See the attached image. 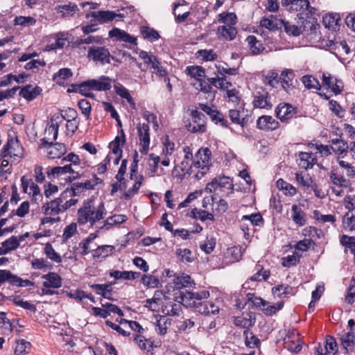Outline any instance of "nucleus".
Listing matches in <instances>:
<instances>
[{"label":"nucleus","instance_id":"46","mask_svg":"<svg viewBox=\"0 0 355 355\" xmlns=\"http://www.w3.org/2000/svg\"><path fill=\"white\" fill-rule=\"evenodd\" d=\"M279 24L284 27L285 32L289 35L299 36L302 33L300 27H298L295 24H292L284 19L279 20Z\"/></svg>","mask_w":355,"mask_h":355},{"label":"nucleus","instance_id":"40","mask_svg":"<svg viewBox=\"0 0 355 355\" xmlns=\"http://www.w3.org/2000/svg\"><path fill=\"white\" fill-rule=\"evenodd\" d=\"M8 300L12 301L13 303L18 306H20L24 309L28 310L33 313H35L36 311V306L35 304L28 302V301H24L21 299V297L18 295L14 296H9L8 297Z\"/></svg>","mask_w":355,"mask_h":355},{"label":"nucleus","instance_id":"33","mask_svg":"<svg viewBox=\"0 0 355 355\" xmlns=\"http://www.w3.org/2000/svg\"><path fill=\"white\" fill-rule=\"evenodd\" d=\"M272 291L274 295L288 297L295 294V288L288 285L281 284L273 287Z\"/></svg>","mask_w":355,"mask_h":355},{"label":"nucleus","instance_id":"47","mask_svg":"<svg viewBox=\"0 0 355 355\" xmlns=\"http://www.w3.org/2000/svg\"><path fill=\"white\" fill-rule=\"evenodd\" d=\"M340 244L345 248V252L349 250L351 253L355 252V236H350L345 234L340 237Z\"/></svg>","mask_w":355,"mask_h":355},{"label":"nucleus","instance_id":"55","mask_svg":"<svg viewBox=\"0 0 355 355\" xmlns=\"http://www.w3.org/2000/svg\"><path fill=\"white\" fill-rule=\"evenodd\" d=\"M329 178L331 182L336 186L347 187L349 185L348 181L342 175L338 174L336 172L331 171Z\"/></svg>","mask_w":355,"mask_h":355},{"label":"nucleus","instance_id":"3","mask_svg":"<svg viewBox=\"0 0 355 355\" xmlns=\"http://www.w3.org/2000/svg\"><path fill=\"white\" fill-rule=\"evenodd\" d=\"M211 152L208 148H200L194 155V168H198L199 171L196 173L197 179L202 178L209 171L211 166Z\"/></svg>","mask_w":355,"mask_h":355},{"label":"nucleus","instance_id":"21","mask_svg":"<svg viewBox=\"0 0 355 355\" xmlns=\"http://www.w3.org/2000/svg\"><path fill=\"white\" fill-rule=\"evenodd\" d=\"M228 116L234 124L239 125L243 128L248 124V118L243 110L230 109L228 111Z\"/></svg>","mask_w":355,"mask_h":355},{"label":"nucleus","instance_id":"50","mask_svg":"<svg viewBox=\"0 0 355 355\" xmlns=\"http://www.w3.org/2000/svg\"><path fill=\"white\" fill-rule=\"evenodd\" d=\"M19 147V145L17 141H14L12 139L8 140L7 144L3 146L1 150V156L5 157L8 155H14L19 156V153H15V150L14 149V146Z\"/></svg>","mask_w":355,"mask_h":355},{"label":"nucleus","instance_id":"61","mask_svg":"<svg viewBox=\"0 0 355 355\" xmlns=\"http://www.w3.org/2000/svg\"><path fill=\"white\" fill-rule=\"evenodd\" d=\"M340 18L337 14H329L323 17L324 25L329 28H334L338 25Z\"/></svg>","mask_w":355,"mask_h":355},{"label":"nucleus","instance_id":"63","mask_svg":"<svg viewBox=\"0 0 355 355\" xmlns=\"http://www.w3.org/2000/svg\"><path fill=\"white\" fill-rule=\"evenodd\" d=\"M31 343L25 340H21L17 343L15 353L16 355H24L28 352Z\"/></svg>","mask_w":355,"mask_h":355},{"label":"nucleus","instance_id":"28","mask_svg":"<svg viewBox=\"0 0 355 355\" xmlns=\"http://www.w3.org/2000/svg\"><path fill=\"white\" fill-rule=\"evenodd\" d=\"M55 10L62 17L68 18L74 16L79 11V8L75 3H69V4L57 6Z\"/></svg>","mask_w":355,"mask_h":355},{"label":"nucleus","instance_id":"1","mask_svg":"<svg viewBox=\"0 0 355 355\" xmlns=\"http://www.w3.org/2000/svg\"><path fill=\"white\" fill-rule=\"evenodd\" d=\"M209 292L202 290L198 292H181L176 300L184 306L193 308L196 311L205 315H215L219 312V308L213 302L207 301Z\"/></svg>","mask_w":355,"mask_h":355},{"label":"nucleus","instance_id":"64","mask_svg":"<svg viewBox=\"0 0 355 355\" xmlns=\"http://www.w3.org/2000/svg\"><path fill=\"white\" fill-rule=\"evenodd\" d=\"M345 301L348 304H353L355 302V277L352 278L347 290Z\"/></svg>","mask_w":355,"mask_h":355},{"label":"nucleus","instance_id":"49","mask_svg":"<svg viewBox=\"0 0 355 355\" xmlns=\"http://www.w3.org/2000/svg\"><path fill=\"white\" fill-rule=\"evenodd\" d=\"M44 252L46 257L51 261L58 263L62 262L61 256L54 250L50 243H46Z\"/></svg>","mask_w":355,"mask_h":355},{"label":"nucleus","instance_id":"8","mask_svg":"<svg viewBox=\"0 0 355 355\" xmlns=\"http://www.w3.org/2000/svg\"><path fill=\"white\" fill-rule=\"evenodd\" d=\"M60 123V116L53 114L51 118V124L45 130L46 136L41 139L40 147H49L51 146V141L57 139Z\"/></svg>","mask_w":355,"mask_h":355},{"label":"nucleus","instance_id":"29","mask_svg":"<svg viewBox=\"0 0 355 355\" xmlns=\"http://www.w3.org/2000/svg\"><path fill=\"white\" fill-rule=\"evenodd\" d=\"M252 103L254 107L261 109L269 110L271 109L272 106L268 92H264L263 94L259 93L255 95Z\"/></svg>","mask_w":355,"mask_h":355},{"label":"nucleus","instance_id":"51","mask_svg":"<svg viewBox=\"0 0 355 355\" xmlns=\"http://www.w3.org/2000/svg\"><path fill=\"white\" fill-rule=\"evenodd\" d=\"M260 24L262 27H264L270 31H275L278 29L279 24L277 23V19L273 15H270L268 17H263Z\"/></svg>","mask_w":355,"mask_h":355},{"label":"nucleus","instance_id":"45","mask_svg":"<svg viewBox=\"0 0 355 355\" xmlns=\"http://www.w3.org/2000/svg\"><path fill=\"white\" fill-rule=\"evenodd\" d=\"M73 75L70 69L62 68L60 69L57 73L53 76V80L56 82L57 84L61 85H63L64 80L71 77Z\"/></svg>","mask_w":355,"mask_h":355},{"label":"nucleus","instance_id":"27","mask_svg":"<svg viewBox=\"0 0 355 355\" xmlns=\"http://www.w3.org/2000/svg\"><path fill=\"white\" fill-rule=\"evenodd\" d=\"M316 163V157L313 153L300 152L299 153V166L307 170L311 168Z\"/></svg>","mask_w":355,"mask_h":355},{"label":"nucleus","instance_id":"26","mask_svg":"<svg viewBox=\"0 0 355 355\" xmlns=\"http://www.w3.org/2000/svg\"><path fill=\"white\" fill-rule=\"evenodd\" d=\"M340 345L346 353L352 352L355 346V333L349 331L340 338Z\"/></svg>","mask_w":355,"mask_h":355},{"label":"nucleus","instance_id":"58","mask_svg":"<svg viewBox=\"0 0 355 355\" xmlns=\"http://www.w3.org/2000/svg\"><path fill=\"white\" fill-rule=\"evenodd\" d=\"M243 336L245 345L250 348H254L259 343V340L250 330H245Z\"/></svg>","mask_w":355,"mask_h":355},{"label":"nucleus","instance_id":"10","mask_svg":"<svg viewBox=\"0 0 355 355\" xmlns=\"http://www.w3.org/2000/svg\"><path fill=\"white\" fill-rule=\"evenodd\" d=\"M137 134L139 139V145L141 146L140 153L146 155L149 150L150 142V128L148 123H139L137 126Z\"/></svg>","mask_w":355,"mask_h":355},{"label":"nucleus","instance_id":"62","mask_svg":"<svg viewBox=\"0 0 355 355\" xmlns=\"http://www.w3.org/2000/svg\"><path fill=\"white\" fill-rule=\"evenodd\" d=\"M216 246V239L214 237L207 236L206 239L200 244V249L206 254H210Z\"/></svg>","mask_w":355,"mask_h":355},{"label":"nucleus","instance_id":"16","mask_svg":"<svg viewBox=\"0 0 355 355\" xmlns=\"http://www.w3.org/2000/svg\"><path fill=\"white\" fill-rule=\"evenodd\" d=\"M110 37H115L117 40L132 45H137V38L125 31L114 28L109 31Z\"/></svg>","mask_w":355,"mask_h":355},{"label":"nucleus","instance_id":"52","mask_svg":"<svg viewBox=\"0 0 355 355\" xmlns=\"http://www.w3.org/2000/svg\"><path fill=\"white\" fill-rule=\"evenodd\" d=\"M31 267L35 270H51L53 268V265L48 261L43 258H35L31 261Z\"/></svg>","mask_w":355,"mask_h":355},{"label":"nucleus","instance_id":"2","mask_svg":"<svg viewBox=\"0 0 355 355\" xmlns=\"http://www.w3.org/2000/svg\"><path fill=\"white\" fill-rule=\"evenodd\" d=\"M106 214L107 211L103 202L95 206L93 200H85L78 209L77 223L80 225L89 224L90 227H93L103 219Z\"/></svg>","mask_w":355,"mask_h":355},{"label":"nucleus","instance_id":"25","mask_svg":"<svg viewBox=\"0 0 355 355\" xmlns=\"http://www.w3.org/2000/svg\"><path fill=\"white\" fill-rule=\"evenodd\" d=\"M173 290H177L180 291V294L181 292H187V291H182L188 287H191L193 284V282L191 279L189 275H182L180 276H176L173 279ZM180 295L178 296L180 297Z\"/></svg>","mask_w":355,"mask_h":355},{"label":"nucleus","instance_id":"30","mask_svg":"<svg viewBox=\"0 0 355 355\" xmlns=\"http://www.w3.org/2000/svg\"><path fill=\"white\" fill-rule=\"evenodd\" d=\"M331 149L333 151L338 155H346L348 150H349V144H347V141L339 139H332L331 140Z\"/></svg>","mask_w":355,"mask_h":355},{"label":"nucleus","instance_id":"4","mask_svg":"<svg viewBox=\"0 0 355 355\" xmlns=\"http://www.w3.org/2000/svg\"><path fill=\"white\" fill-rule=\"evenodd\" d=\"M219 191L223 196H228L234 191L232 180L227 176H217L209 182L205 188V191L209 193Z\"/></svg>","mask_w":355,"mask_h":355},{"label":"nucleus","instance_id":"44","mask_svg":"<svg viewBox=\"0 0 355 355\" xmlns=\"http://www.w3.org/2000/svg\"><path fill=\"white\" fill-rule=\"evenodd\" d=\"M343 227L349 232L355 230V213L347 212L345 214L343 218Z\"/></svg>","mask_w":355,"mask_h":355},{"label":"nucleus","instance_id":"17","mask_svg":"<svg viewBox=\"0 0 355 355\" xmlns=\"http://www.w3.org/2000/svg\"><path fill=\"white\" fill-rule=\"evenodd\" d=\"M296 113L295 108L288 103H280L275 109V114L282 121H287Z\"/></svg>","mask_w":355,"mask_h":355},{"label":"nucleus","instance_id":"15","mask_svg":"<svg viewBox=\"0 0 355 355\" xmlns=\"http://www.w3.org/2000/svg\"><path fill=\"white\" fill-rule=\"evenodd\" d=\"M256 322L254 313L252 312H243L241 315L234 318V324L239 327L249 330Z\"/></svg>","mask_w":355,"mask_h":355},{"label":"nucleus","instance_id":"34","mask_svg":"<svg viewBox=\"0 0 355 355\" xmlns=\"http://www.w3.org/2000/svg\"><path fill=\"white\" fill-rule=\"evenodd\" d=\"M114 248V246L111 245H99L93 250V257L94 258L105 259L113 253Z\"/></svg>","mask_w":355,"mask_h":355},{"label":"nucleus","instance_id":"7","mask_svg":"<svg viewBox=\"0 0 355 355\" xmlns=\"http://www.w3.org/2000/svg\"><path fill=\"white\" fill-rule=\"evenodd\" d=\"M182 159L180 163L175 160V169L180 170L183 174H191L194 172V156L190 147L185 146L182 148Z\"/></svg>","mask_w":355,"mask_h":355},{"label":"nucleus","instance_id":"20","mask_svg":"<svg viewBox=\"0 0 355 355\" xmlns=\"http://www.w3.org/2000/svg\"><path fill=\"white\" fill-rule=\"evenodd\" d=\"M257 128L263 130H274L278 128L279 123L271 116L263 115L257 121Z\"/></svg>","mask_w":355,"mask_h":355},{"label":"nucleus","instance_id":"43","mask_svg":"<svg viewBox=\"0 0 355 355\" xmlns=\"http://www.w3.org/2000/svg\"><path fill=\"white\" fill-rule=\"evenodd\" d=\"M114 89L117 95L121 96L123 98L127 100V101L130 103L132 107L135 108V103L131 95L129 93V91L123 87L121 84H117L114 86Z\"/></svg>","mask_w":355,"mask_h":355},{"label":"nucleus","instance_id":"59","mask_svg":"<svg viewBox=\"0 0 355 355\" xmlns=\"http://www.w3.org/2000/svg\"><path fill=\"white\" fill-rule=\"evenodd\" d=\"M196 55L203 61H214L217 58V54L212 49H201L197 51Z\"/></svg>","mask_w":355,"mask_h":355},{"label":"nucleus","instance_id":"60","mask_svg":"<svg viewBox=\"0 0 355 355\" xmlns=\"http://www.w3.org/2000/svg\"><path fill=\"white\" fill-rule=\"evenodd\" d=\"M168 319L163 315H160L159 319L157 320V324L155 330L160 335H164L167 332L168 324H170V322H168Z\"/></svg>","mask_w":355,"mask_h":355},{"label":"nucleus","instance_id":"41","mask_svg":"<svg viewBox=\"0 0 355 355\" xmlns=\"http://www.w3.org/2000/svg\"><path fill=\"white\" fill-rule=\"evenodd\" d=\"M246 42L253 54H258L264 49L261 41L258 40L254 35H249L246 38Z\"/></svg>","mask_w":355,"mask_h":355},{"label":"nucleus","instance_id":"18","mask_svg":"<svg viewBox=\"0 0 355 355\" xmlns=\"http://www.w3.org/2000/svg\"><path fill=\"white\" fill-rule=\"evenodd\" d=\"M291 218L298 227L304 226L307 223V215L299 205L294 204L291 209Z\"/></svg>","mask_w":355,"mask_h":355},{"label":"nucleus","instance_id":"5","mask_svg":"<svg viewBox=\"0 0 355 355\" xmlns=\"http://www.w3.org/2000/svg\"><path fill=\"white\" fill-rule=\"evenodd\" d=\"M191 121L186 122L185 127L192 133H204L207 130V118L198 108L191 110Z\"/></svg>","mask_w":355,"mask_h":355},{"label":"nucleus","instance_id":"19","mask_svg":"<svg viewBox=\"0 0 355 355\" xmlns=\"http://www.w3.org/2000/svg\"><path fill=\"white\" fill-rule=\"evenodd\" d=\"M76 168L71 167V164H66L63 166H55L52 168L50 171H47V175L49 178L59 177L62 174L71 173L73 179H77L80 177V174L76 171Z\"/></svg>","mask_w":355,"mask_h":355},{"label":"nucleus","instance_id":"11","mask_svg":"<svg viewBox=\"0 0 355 355\" xmlns=\"http://www.w3.org/2000/svg\"><path fill=\"white\" fill-rule=\"evenodd\" d=\"M281 3L290 12H298L300 19H304V9L309 6V0H282Z\"/></svg>","mask_w":355,"mask_h":355},{"label":"nucleus","instance_id":"9","mask_svg":"<svg viewBox=\"0 0 355 355\" xmlns=\"http://www.w3.org/2000/svg\"><path fill=\"white\" fill-rule=\"evenodd\" d=\"M322 84L327 89H330L336 95L340 94L343 89V81L329 72L322 73Z\"/></svg>","mask_w":355,"mask_h":355},{"label":"nucleus","instance_id":"12","mask_svg":"<svg viewBox=\"0 0 355 355\" xmlns=\"http://www.w3.org/2000/svg\"><path fill=\"white\" fill-rule=\"evenodd\" d=\"M94 17L99 24H106L113 21L116 17H123V14H116L110 10H99L91 12L86 15V18Z\"/></svg>","mask_w":355,"mask_h":355},{"label":"nucleus","instance_id":"6","mask_svg":"<svg viewBox=\"0 0 355 355\" xmlns=\"http://www.w3.org/2000/svg\"><path fill=\"white\" fill-rule=\"evenodd\" d=\"M87 58L96 64L101 65L110 64L111 60L118 61L117 59L111 55L108 49L105 46H92L89 47L87 52Z\"/></svg>","mask_w":355,"mask_h":355},{"label":"nucleus","instance_id":"32","mask_svg":"<svg viewBox=\"0 0 355 355\" xmlns=\"http://www.w3.org/2000/svg\"><path fill=\"white\" fill-rule=\"evenodd\" d=\"M295 77V73L293 70L286 69L283 70L279 76L282 87L287 90L293 85V80Z\"/></svg>","mask_w":355,"mask_h":355},{"label":"nucleus","instance_id":"38","mask_svg":"<svg viewBox=\"0 0 355 355\" xmlns=\"http://www.w3.org/2000/svg\"><path fill=\"white\" fill-rule=\"evenodd\" d=\"M127 220V217L122 214H115L114 216L107 218L103 222V225L100 227L101 230L103 228L109 229L114 225H119L124 223Z\"/></svg>","mask_w":355,"mask_h":355},{"label":"nucleus","instance_id":"54","mask_svg":"<svg viewBox=\"0 0 355 355\" xmlns=\"http://www.w3.org/2000/svg\"><path fill=\"white\" fill-rule=\"evenodd\" d=\"M210 119L216 125H220L224 128H228L230 125V123L223 114L217 110H215Z\"/></svg>","mask_w":355,"mask_h":355},{"label":"nucleus","instance_id":"13","mask_svg":"<svg viewBox=\"0 0 355 355\" xmlns=\"http://www.w3.org/2000/svg\"><path fill=\"white\" fill-rule=\"evenodd\" d=\"M89 89L94 91H107L112 87L111 79L106 76H101L99 79H90L87 80Z\"/></svg>","mask_w":355,"mask_h":355},{"label":"nucleus","instance_id":"56","mask_svg":"<svg viewBox=\"0 0 355 355\" xmlns=\"http://www.w3.org/2000/svg\"><path fill=\"white\" fill-rule=\"evenodd\" d=\"M295 180L301 186L306 188L313 187V180L309 174L303 175L301 173H295Z\"/></svg>","mask_w":355,"mask_h":355},{"label":"nucleus","instance_id":"22","mask_svg":"<svg viewBox=\"0 0 355 355\" xmlns=\"http://www.w3.org/2000/svg\"><path fill=\"white\" fill-rule=\"evenodd\" d=\"M42 279L46 280L42 283L44 287L59 288L62 286V278L56 272H49L47 274L43 275Z\"/></svg>","mask_w":355,"mask_h":355},{"label":"nucleus","instance_id":"14","mask_svg":"<svg viewBox=\"0 0 355 355\" xmlns=\"http://www.w3.org/2000/svg\"><path fill=\"white\" fill-rule=\"evenodd\" d=\"M62 202L63 198L61 196L46 202L42 206V211L45 215H58L63 212L62 208Z\"/></svg>","mask_w":355,"mask_h":355},{"label":"nucleus","instance_id":"53","mask_svg":"<svg viewBox=\"0 0 355 355\" xmlns=\"http://www.w3.org/2000/svg\"><path fill=\"white\" fill-rule=\"evenodd\" d=\"M218 17V21L224 24L223 25L234 26L237 21L236 15L233 12L220 13Z\"/></svg>","mask_w":355,"mask_h":355},{"label":"nucleus","instance_id":"37","mask_svg":"<svg viewBox=\"0 0 355 355\" xmlns=\"http://www.w3.org/2000/svg\"><path fill=\"white\" fill-rule=\"evenodd\" d=\"M40 89L39 87H33L31 85H27L20 90L19 95L28 101H32L40 94Z\"/></svg>","mask_w":355,"mask_h":355},{"label":"nucleus","instance_id":"39","mask_svg":"<svg viewBox=\"0 0 355 355\" xmlns=\"http://www.w3.org/2000/svg\"><path fill=\"white\" fill-rule=\"evenodd\" d=\"M71 87L73 88L71 89H69L67 90L68 92H78L81 94L83 96L90 98H93L94 96V94L92 92H90L92 89H89V85H87V80L78 85H72Z\"/></svg>","mask_w":355,"mask_h":355},{"label":"nucleus","instance_id":"36","mask_svg":"<svg viewBox=\"0 0 355 355\" xmlns=\"http://www.w3.org/2000/svg\"><path fill=\"white\" fill-rule=\"evenodd\" d=\"M302 83L308 89H321V85L319 80L311 75H304L301 78Z\"/></svg>","mask_w":355,"mask_h":355},{"label":"nucleus","instance_id":"57","mask_svg":"<svg viewBox=\"0 0 355 355\" xmlns=\"http://www.w3.org/2000/svg\"><path fill=\"white\" fill-rule=\"evenodd\" d=\"M144 180V177L142 175H140L137 180H136L135 183L132 186V188H130L128 191H126L124 194V198L125 200L130 199L132 196H134L139 191V188L141 187L142 184V181Z\"/></svg>","mask_w":355,"mask_h":355},{"label":"nucleus","instance_id":"31","mask_svg":"<svg viewBox=\"0 0 355 355\" xmlns=\"http://www.w3.org/2000/svg\"><path fill=\"white\" fill-rule=\"evenodd\" d=\"M185 72L191 78L196 79L198 82L202 80L205 77V71L200 66H188L185 69Z\"/></svg>","mask_w":355,"mask_h":355},{"label":"nucleus","instance_id":"48","mask_svg":"<svg viewBox=\"0 0 355 355\" xmlns=\"http://www.w3.org/2000/svg\"><path fill=\"white\" fill-rule=\"evenodd\" d=\"M190 216L196 219H199L202 221L214 220V216L212 214L209 213L205 210L198 209L197 208H194L191 210Z\"/></svg>","mask_w":355,"mask_h":355},{"label":"nucleus","instance_id":"42","mask_svg":"<svg viewBox=\"0 0 355 355\" xmlns=\"http://www.w3.org/2000/svg\"><path fill=\"white\" fill-rule=\"evenodd\" d=\"M140 33L142 37L151 42L159 39V33L153 28L143 26L140 28Z\"/></svg>","mask_w":355,"mask_h":355},{"label":"nucleus","instance_id":"23","mask_svg":"<svg viewBox=\"0 0 355 355\" xmlns=\"http://www.w3.org/2000/svg\"><path fill=\"white\" fill-rule=\"evenodd\" d=\"M40 148L47 149L48 157L51 159L59 158L67 151L65 145L60 142L53 143V141H51V146Z\"/></svg>","mask_w":355,"mask_h":355},{"label":"nucleus","instance_id":"24","mask_svg":"<svg viewBox=\"0 0 355 355\" xmlns=\"http://www.w3.org/2000/svg\"><path fill=\"white\" fill-rule=\"evenodd\" d=\"M237 34L236 28L233 26L222 25L217 29V35L219 39L233 40Z\"/></svg>","mask_w":355,"mask_h":355},{"label":"nucleus","instance_id":"35","mask_svg":"<svg viewBox=\"0 0 355 355\" xmlns=\"http://www.w3.org/2000/svg\"><path fill=\"white\" fill-rule=\"evenodd\" d=\"M139 275V272L133 271L112 270L110 272V276L114 277L115 279H135L138 278Z\"/></svg>","mask_w":355,"mask_h":355}]
</instances>
